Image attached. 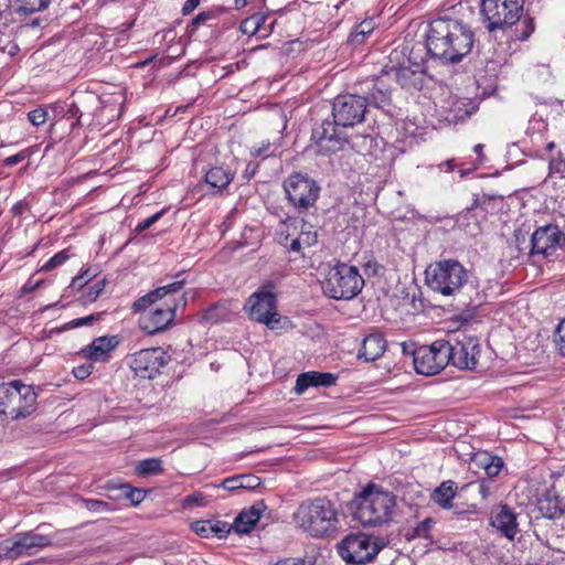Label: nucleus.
<instances>
[{
    "label": "nucleus",
    "mask_w": 565,
    "mask_h": 565,
    "mask_svg": "<svg viewBox=\"0 0 565 565\" xmlns=\"http://www.w3.org/2000/svg\"><path fill=\"white\" fill-rule=\"evenodd\" d=\"M473 43L471 26L449 17L431 20L425 36L427 54L445 65L461 62L471 52Z\"/></svg>",
    "instance_id": "nucleus-1"
},
{
    "label": "nucleus",
    "mask_w": 565,
    "mask_h": 565,
    "mask_svg": "<svg viewBox=\"0 0 565 565\" xmlns=\"http://www.w3.org/2000/svg\"><path fill=\"white\" fill-rule=\"evenodd\" d=\"M425 281L433 291L458 299L462 306L477 308L482 303L478 278L457 259L430 264L425 270Z\"/></svg>",
    "instance_id": "nucleus-2"
},
{
    "label": "nucleus",
    "mask_w": 565,
    "mask_h": 565,
    "mask_svg": "<svg viewBox=\"0 0 565 565\" xmlns=\"http://www.w3.org/2000/svg\"><path fill=\"white\" fill-rule=\"evenodd\" d=\"M396 495L374 482L367 483L351 501L354 520L364 526H380L393 520Z\"/></svg>",
    "instance_id": "nucleus-3"
},
{
    "label": "nucleus",
    "mask_w": 565,
    "mask_h": 565,
    "mask_svg": "<svg viewBox=\"0 0 565 565\" xmlns=\"http://www.w3.org/2000/svg\"><path fill=\"white\" fill-rule=\"evenodd\" d=\"M292 518L297 526L313 537H326L337 530V509L326 498L303 501L294 512Z\"/></svg>",
    "instance_id": "nucleus-4"
},
{
    "label": "nucleus",
    "mask_w": 565,
    "mask_h": 565,
    "mask_svg": "<svg viewBox=\"0 0 565 565\" xmlns=\"http://www.w3.org/2000/svg\"><path fill=\"white\" fill-rule=\"evenodd\" d=\"M38 406V394L32 385L20 380L0 384V414L12 420L25 418Z\"/></svg>",
    "instance_id": "nucleus-5"
},
{
    "label": "nucleus",
    "mask_w": 565,
    "mask_h": 565,
    "mask_svg": "<svg viewBox=\"0 0 565 565\" xmlns=\"http://www.w3.org/2000/svg\"><path fill=\"white\" fill-rule=\"evenodd\" d=\"M364 286V279L355 266L343 263L332 267L322 281L323 294L335 300H351Z\"/></svg>",
    "instance_id": "nucleus-6"
},
{
    "label": "nucleus",
    "mask_w": 565,
    "mask_h": 565,
    "mask_svg": "<svg viewBox=\"0 0 565 565\" xmlns=\"http://www.w3.org/2000/svg\"><path fill=\"white\" fill-rule=\"evenodd\" d=\"M402 54L403 52L394 51L390 55V64L383 68L384 75L387 76V79L396 81L405 89H420L424 85V61H417L411 52V55L401 62Z\"/></svg>",
    "instance_id": "nucleus-7"
},
{
    "label": "nucleus",
    "mask_w": 565,
    "mask_h": 565,
    "mask_svg": "<svg viewBox=\"0 0 565 565\" xmlns=\"http://www.w3.org/2000/svg\"><path fill=\"white\" fill-rule=\"evenodd\" d=\"M55 534H41L35 531L19 532L0 542V557L18 559L32 556L54 544Z\"/></svg>",
    "instance_id": "nucleus-8"
},
{
    "label": "nucleus",
    "mask_w": 565,
    "mask_h": 565,
    "mask_svg": "<svg viewBox=\"0 0 565 565\" xmlns=\"http://www.w3.org/2000/svg\"><path fill=\"white\" fill-rule=\"evenodd\" d=\"M383 543L377 537L365 533L347 535L337 546L341 558L353 565H363L374 559L383 548Z\"/></svg>",
    "instance_id": "nucleus-9"
},
{
    "label": "nucleus",
    "mask_w": 565,
    "mask_h": 565,
    "mask_svg": "<svg viewBox=\"0 0 565 565\" xmlns=\"http://www.w3.org/2000/svg\"><path fill=\"white\" fill-rule=\"evenodd\" d=\"M524 0H482L481 14L486 28L493 32L515 24L522 14Z\"/></svg>",
    "instance_id": "nucleus-10"
},
{
    "label": "nucleus",
    "mask_w": 565,
    "mask_h": 565,
    "mask_svg": "<svg viewBox=\"0 0 565 565\" xmlns=\"http://www.w3.org/2000/svg\"><path fill=\"white\" fill-rule=\"evenodd\" d=\"M275 284L266 281L256 292L247 300L250 319L274 329L280 321L277 312V299L274 294Z\"/></svg>",
    "instance_id": "nucleus-11"
},
{
    "label": "nucleus",
    "mask_w": 565,
    "mask_h": 565,
    "mask_svg": "<svg viewBox=\"0 0 565 565\" xmlns=\"http://www.w3.org/2000/svg\"><path fill=\"white\" fill-rule=\"evenodd\" d=\"M448 363L460 370H473L480 355V341L473 334L459 331L446 340Z\"/></svg>",
    "instance_id": "nucleus-12"
},
{
    "label": "nucleus",
    "mask_w": 565,
    "mask_h": 565,
    "mask_svg": "<svg viewBox=\"0 0 565 565\" xmlns=\"http://www.w3.org/2000/svg\"><path fill=\"white\" fill-rule=\"evenodd\" d=\"M284 189L289 203L305 212L313 206L320 193V186L307 174L295 172L284 181Z\"/></svg>",
    "instance_id": "nucleus-13"
},
{
    "label": "nucleus",
    "mask_w": 565,
    "mask_h": 565,
    "mask_svg": "<svg viewBox=\"0 0 565 565\" xmlns=\"http://www.w3.org/2000/svg\"><path fill=\"white\" fill-rule=\"evenodd\" d=\"M369 99L359 94H343L334 98L332 116L335 124L342 127H353L365 119Z\"/></svg>",
    "instance_id": "nucleus-14"
},
{
    "label": "nucleus",
    "mask_w": 565,
    "mask_h": 565,
    "mask_svg": "<svg viewBox=\"0 0 565 565\" xmlns=\"http://www.w3.org/2000/svg\"><path fill=\"white\" fill-rule=\"evenodd\" d=\"M446 340H436L430 345H422L413 352V363L418 374H438L449 363Z\"/></svg>",
    "instance_id": "nucleus-15"
},
{
    "label": "nucleus",
    "mask_w": 565,
    "mask_h": 565,
    "mask_svg": "<svg viewBox=\"0 0 565 565\" xmlns=\"http://www.w3.org/2000/svg\"><path fill=\"white\" fill-rule=\"evenodd\" d=\"M565 246V233L556 224L537 227L531 236V255L548 257Z\"/></svg>",
    "instance_id": "nucleus-16"
},
{
    "label": "nucleus",
    "mask_w": 565,
    "mask_h": 565,
    "mask_svg": "<svg viewBox=\"0 0 565 565\" xmlns=\"http://www.w3.org/2000/svg\"><path fill=\"white\" fill-rule=\"evenodd\" d=\"M335 120H323L312 129L311 139L318 147V153L330 154L340 151L347 142L345 136L338 129Z\"/></svg>",
    "instance_id": "nucleus-17"
},
{
    "label": "nucleus",
    "mask_w": 565,
    "mask_h": 565,
    "mask_svg": "<svg viewBox=\"0 0 565 565\" xmlns=\"http://www.w3.org/2000/svg\"><path fill=\"white\" fill-rule=\"evenodd\" d=\"M167 363L166 352L161 348H150L136 352L130 367L142 379H153Z\"/></svg>",
    "instance_id": "nucleus-18"
},
{
    "label": "nucleus",
    "mask_w": 565,
    "mask_h": 565,
    "mask_svg": "<svg viewBox=\"0 0 565 565\" xmlns=\"http://www.w3.org/2000/svg\"><path fill=\"white\" fill-rule=\"evenodd\" d=\"M178 302L174 299L150 310L140 318V328L148 334H156L171 326L175 318Z\"/></svg>",
    "instance_id": "nucleus-19"
},
{
    "label": "nucleus",
    "mask_w": 565,
    "mask_h": 565,
    "mask_svg": "<svg viewBox=\"0 0 565 565\" xmlns=\"http://www.w3.org/2000/svg\"><path fill=\"white\" fill-rule=\"evenodd\" d=\"M119 344L116 335H104L93 340L90 344L82 349V354L92 362H106L110 352Z\"/></svg>",
    "instance_id": "nucleus-20"
},
{
    "label": "nucleus",
    "mask_w": 565,
    "mask_h": 565,
    "mask_svg": "<svg viewBox=\"0 0 565 565\" xmlns=\"http://www.w3.org/2000/svg\"><path fill=\"white\" fill-rule=\"evenodd\" d=\"M184 286L183 279H177L168 285L156 288L149 291L147 295L138 298L132 303V310L135 312L146 311L150 306L154 305L158 300L164 297H172L173 295L181 291Z\"/></svg>",
    "instance_id": "nucleus-21"
},
{
    "label": "nucleus",
    "mask_w": 565,
    "mask_h": 565,
    "mask_svg": "<svg viewBox=\"0 0 565 565\" xmlns=\"http://www.w3.org/2000/svg\"><path fill=\"white\" fill-rule=\"evenodd\" d=\"M337 380V375L328 372H305L297 377L295 392L303 394L309 387H330L335 384Z\"/></svg>",
    "instance_id": "nucleus-22"
},
{
    "label": "nucleus",
    "mask_w": 565,
    "mask_h": 565,
    "mask_svg": "<svg viewBox=\"0 0 565 565\" xmlns=\"http://www.w3.org/2000/svg\"><path fill=\"white\" fill-rule=\"evenodd\" d=\"M490 524L511 541L518 533L516 515L508 505H502L500 510L491 516Z\"/></svg>",
    "instance_id": "nucleus-23"
},
{
    "label": "nucleus",
    "mask_w": 565,
    "mask_h": 565,
    "mask_svg": "<svg viewBox=\"0 0 565 565\" xmlns=\"http://www.w3.org/2000/svg\"><path fill=\"white\" fill-rule=\"evenodd\" d=\"M385 78H387V76L382 72L380 77L371 81V86H367L369 93L365 96L369 99V106L372 105L376 108L384 109L391 105V89L385 83Z\"/></svg>",
    "instance_id": "nucleus-24"
},
{
    "label": "nucleus",
    "mask_w": 565,
    "mask_h": 565,
    "mask_svg": "<svg viewBox=\"0 0 565 565\" xmlns=\"http://www.w3.org/2000/svg\"><path fill=\"white\" fill-rule=\"evenodd\" d=\"M263 501L252 505L248 510H243L234 520L232 527L238 534H248L259 521L262 512L265 510Z\"/></svg>",
    "instance_id": "nucleus-25"
},
{
    "label": "nucleus",
    "mask_w": 565,
    "mask_h": 565,
    "mask_svg": "<svg viewBox=\"0 0 565 565\" xmlns=\"http://www.w3.org/2000/svg\"><path fill=\"white\" fill-rule=\"evenodd\" d=\"M385 350L386 341L382 334H369L362 341L358 358L363 359L366 362L375 361L384 354Z\"/></svg>",
    "instance_id": "nucleus-26"
},
{
    "label": "nucleus",
    "mask_w": 565,
    "mask_h": 565,
    "mask_svg": "<svg viewBox=\"0 0 565 565\" xmlns=\"http://www.w3.org/2000/svg\"><path fill=\"white\" fill-rule=\"evenodd\" d=\"M235 173L230 168L222 166L211 167L204 174V182L211 188L212 193H220L233 181Z\"/></svg>",
    "instance_id": "nucleus-27"
},
{
    "label": "nucleus",
    "mask_w": 565,
    "mask_h": 565,
    "mask_svg": "<svg viewBox=\"0 0 565 565\" xmlns=\"http://www.w3.org/2000/svg\"><path fill=\"white\" fill-rule=\"evenodd\" d=\"M537 510L540 514L546 519L561 518L565 512L561 505L558 497L552 492H546L539 498Z\"/></svg>",
    "instance_id": "nucleus-28"
},
{
    "label": "nucleus",
    "mask_w": 565,
    "mask_h": 565,
    "mask_svg": "<svg viewBox=\"0 0 565 565\" xmlns=\"http://www.w3.org/2000/svg\"><path fill=\"white\" fill-rule=\"evenodd\" d=\"M457 490V483L452 480H447L441 482L440 486L433 491L430 499L440 508L450 509Z\"/></svg>",
    "instance_id": "nucleus-29"
},
{
    "label": "nucleus",
    "mask_w": 565,
    "mask_h": 565,
    "mask_svg": "<svg viewBox=\"0 0 565 565\" xmlns=\"http://www.w3.org/2000/svg\"><path fill=\"white\" fill-rule=\"evenodd\" d=\"M375 29V21L373 18L364 19L356 24L348 38V43L353 47H358L366 42L367 38L372 35Z\"/></svg>",
    "instance_id": "nucleus-30"
},
{
    "label": "nucleus",
    "mask_w": 565,
    "mask_h": 565,
    "mask_svg": "<svg viewBox=\"0 0 565 565\" xmlns=\"http://www.w3.org/2000/svg\"><path fill=\"white\" fill-rule=\"evenodd\" d=\"M503 201V195L482 193L481 195L475 194L472 209L480 207L487 213H495L499 211V205Z\"/></svg>",
    "instance_id": "nucleus-31"
},
{
    "label": "nucleus",
    "mask_w": 565,
    "mask_h": 565,
    "mask_svg": "<svg viewBox=\"0 0 565 565\" xmlns=\"http://www.w3.org/2000/svg\"><path fill=\"white\" fill-rule=\"evenodd\" d=\"M19 50L18 44L13 41L12 29L0 26V52L14 56Z\"/></svg>",
    "instance_id": "nucleus-32"
},
{
    "label": "nucleus",
    "mask_w": 565,
    "mask_h": 565,
    "mask_svg": "<svg viewBox=\"0 0 565 565\" xmlns=\"http://www.w3.org/2000/svg\"><path fill=\"white\" fill-rule=\"evenodd\" d=\"M435 524V521L431 518H426L422 522L417 523L412 530L407 533V539H431V530Z\"/></svg>",
    "instance_id": "nucleus-33"
},
{
    "label": "nucleus",
    "mask_w": 565,
    "mask_h": 565,
    "mask_svg": "<svg viewBox=\"0 0 565 565\" xmlns=\"http://www.w3.org/2000/svg\"><path fill=\"white\" fill-rule=\"evenodd\" d=\"M19 11L24 14H32L45 10L52 0H15Z\"/></svg>",
    "instance_id": "nucleus-34"
},
{
    "label": "nucleus",
    "mask_w": 565,
    "mask_h": 565,
    "mask_svg": "<svg viewBox=\"0 0 565 565\" xmlns=\"http://www.w3.org/2000/svg\"><path fill=\"white\" fill-rule=\"evenodd\" d=\"M136 471L138 476L142 477L160 473L162 471L161 460L158 458H148L141 460L138 463Z\"/></svg>",
    "instance_id": "nucleus-35"
},
{
    "label": "nucleus",
    "mask_w": 565,
    "mask_h": 565,
    "mask_svg": "<svg viewBox=\"0 0 565 565\" xmlns=\"http://www.w3.org/2000/svg\"><path fill=\"white\" fill-rule=\"evenodd\" d=\"M105 286H106L105 279L97 280L92 286H88L82 295L83 302L84 303L94 302L97 298L100 297V295L103 294V291L105 289Z\"/></svg>",
    "instance_id": "nucleus-36"
},
{
    "label": "nucleus",
    "mask_w": 565,
    "mask_h": 565,
    "mask_svg": "<svg viewBox=\"0 0 565 565\" xmlns=\"http://www.w3.org/2000/svg\"><path fill=\"white\" fill-rule=\"evenodd\" d=\"M263 20L262 13H255L241 22L239 30L242 33L247 35H254L258 33L259 21Z\"/></svg>",
    "instance_id": "nucleus-37"
},
{
    "label": "nucleus",
    "mask_w": 565,
    "mask_h": 565,
    "mask_svg": "<svg viewBox=\"0 0 565 565\" xmlns=\"http://www.w3.org/2000/svg\"><path fill=\"white\" fill-rule=\"evenodd\" d=\"M70 258V249L65 248L58 253H56L54 256H52L42 267L40 270L43 271H50L58 266H62L67 259Z\"/></svg>",
    "instance_id": "nucleus-38"
},
{
    "label": "nucleus",
    "mask_w": 565,
    "mask_h": 565,
    "mask_svg": "<svg viewBox=\"0 0 565 565\" xmlns=\"http://www.w3.org/2000/svg\"><path fill=\"white\" fill-rule=\"evenodd\" d=\"M82 502H83V505L85 507V509H87L88 511L94 512V513H104V512H109L113 510L110 504L103 500L83 499Z\"/></svg>",
    "instance_id": "nucleus-39"
},
{
    "label": "nucleus",
    "mask_w": 565,
    "mask_h": 565,
    "mask_svg": "<svg viewBox=\"0 0 565 565\" xmlns=\"http://www.w3.org/2000/svg\"><path fill=\"white\" fill-rule=\"evenodd\" d=\"M121 494L130 500L134 505L139 504L145 499V492L138 488H132L129 484L120 486Z\"/></svg>",
    "instance_id": "nucleus-40"
},
{
    "label": "nucleus",
    "mask_w": 565,
    "mask_h": 565,
    "mask_svg": "<svg viewBox=\"0 0 565 565\" xmlns=\"http://www.w3.org/2000/svg\"><path fill=\"white\" fill-rule=\"evenodd\" d=\"M191 529L198 535H200L202 537H209L212 535V532H213L212 521H210V520L195 521L191 524Z\"/></svg>",
    "instance_id": "nucleus-41"
},
{
    "label": "nucleus",
    "mask_w": 565,
    "mask_h": 565,
    "mask_svg": "<svg viewBox=\"0 0 565 565\" xmlns=\"http://www.w3.org/2000/svg\"><path fill=\"white\" fill-rule=\"evenodd\" d=\"M215 18L216 14L213 11L200 12L194 19H192L191 23L188 25V31L194 32L199 25L204 24L206 21Z\"/></svg>",
    "instance_id": "nucleus-42"
},
{
    "label": "nucleus",
    "mask_w": 565,
    "mask_h": 565,
    "mask_svg": "<svg viewBox=\"0 0 565 565\" xmlns=\"http://www.w3.org/2000/svg\"><path fill=\"white\" fill-rule=\"evenodd\" d=\"M166 213V209H162L161 211L154 213L153 215L147 217L142 222H139L135 228L137 233H141L149 227H151L154 223H157Z\"/></svg>",
    "instance_id": "nucleus-43"
},
{
    "label": "nucleus",
    "mask_w": 565,
    "mask_h": 565,
    "mask_svg": "<svg viewBox=\"0 0 565 565\" xmlns=\"http://www.w3.org/2000/svg\"><path fill=\"white\" fill-rule=\"evenodd\" d=\"M46 109L39 107L28 113V119L34 126L43 125L46 121Z\"/></svg>",
    "instance_id": "nucleus-44"
},
{
    "label": "nucleus",
    "mask_w": 565,
    "mask_h": 565,
    "mask_svg": "<svg viewBox=\"0 0 565 565\" xmlns=\"http://www.w3.org/2000/svg\"><path fill=\"white\" fill-rule=\"evenodd\" d=\"M241 487L245 490H254L260 486V479L254 475H238Z\"/></svg>",
    "instance_id": "nucleus-45"
},
{
    "label": "nucleus",
    "mask_w": 565,
    "mask_h": 565,
    "mask_svg": "<svg viewBox=\"0 0 565 565\" xmlns=\"http://www.w3.org/2000/svg\"><path fill=\"white\" fill-rule=\"evenodd\" d=\"M100 313H93L83 318L73 319L67 323L68 328H79L84 326H90L99 320Z\"/></svg>",
    "instance_id": "nucleus-46"
},
{
    "label": "nucleus",
    "mask_w": 565,
    "mask_h": 565,
    "mask_svg": "<svg viewBox=\"0 0 565 565\" xmlns=\"http://www.w3.org/2000/svg\"><path fill=\"white\" fill-rule=\"evenodd\" d=\"M503 468V461L500 457L493 456L484 470L486 475L490 478L497 477Z\"/></svg>",
    "instance_id": "nucleus-47"
},
{
    "label": "nucleus",
    "mask_w": 565,
    "mask_h": 565,
    "mask_svg": "<svg viewBox=\"0 0 565 565\" xmlns=\"http://www.w3.org/2000/svg\"><path fill=\"white\" fill-rule=\"evenodd\" d=\"M212 535H215L218 539H223L231 532L233 527L225 521H216L212 522Z\"/></svg>",
    "instance_id": "nucleus-48"
},
{
    "label": "nucleus",
    "mask_w": 565,
    "mask_h": 565,
    "mask_svg": "<svg viewBox=\"0 0 565 565\" xmlns=\"http://www.w3.org/2000/svg\"><path fill=\"white\" fill-rule=\"evenodd\" d=\"M492 457L493 456L487 451L476 454L471 460V465L476 468L486 470Z\"/></svg>",
    "instance_id": "nucleus-49"
},
{
    "label": "nucleus",
    "mask_w": 565,
    "mask_h": 565,
    "mask_svg": "<svg viewBox=\"0 0 565 565\" xmlns=\"http://www.w3.org/2000/svg\"><path fill=\"white\" fill-rule=\"evenodd\" d=\"M556 345L561 355L565 356V318L556 328Z\"/></svg>",
    "instance_id": "nucleus-50"
},
{
    "label": "nucleus",
    "mask_w": 565,
    "mask_h": 565,
    "mask_svg": "<svg viewBox=\"0 0 565 565\" xmlns=\"http://www.w3.org/2000/svg\"><path fill=\"white\" fill-rule=\"evenodd\" d=\"M550 173L557 174L559 178L565 179V159L558 158L550 161Z\"/></svg>",
    "instance_id": "nucleus-51"
},
{
    "label": "nucleus",
    "mask_w": 565,
    "mask_h": 565,
    "mask_svg": "<svg viewBox=\"0 0 565 565\" xmlns=\"http://www.w3.org/2000/svg\"><path fill=\"white\" fill-rule=\"evenodd\" d=\"M270 142L267 140V141H262L258 146H253L250 148V156L252 157H268L269 156V149H270Z\"/></svg>",
    "instance_id": "nucleus-52"
},
{
    "label": "nucleus",
    "mask_w": 565,
    "mask_h": 565,
    "mask_svg": "<svg viewBox=\"0 0 565 565\" xmlns=\"http://www.w3.org/2000/svg\"><path fill=\"white\" fill-rule=\"evenodd\" d=\"M220 487H222L223 489H225L230 492L241 490L242 487H241L239 476H233V477H228V478L224 479Z\"/></svg>",
    "instance_id": "nucleus-53"
},
{
    "label": "nucleus",
    "mask_w": 565,
    "mask_h": 565,
    "mask_svg": "<svg viewBox=\"0 0 565 565\" xmlns=\"http://www.w3.org/2000/svg\"><path fill=\"white\" fill-rule=\"evenodd\" d=\"M303 246L310 247L317 243L318 234L315 231H301L298 236Z\"/></svg>",
    "instance_id": "nucleus-54"
},
{
    "label": "nucleus",
    "mask_w": 565,
    "mask_h": 565,
    "mask_svg": "<svg viewBox=\"0 0 565 565\" xmlns=\"http://www.w3.org/2000/svg\"><path fill=\"white\" fill-rule=\"evenodd\" d=\"M93 364H82L73 369V374L78 380H85L93 372Z\"/></svg>",
    "instance_id": "nucleus-55"
},
{
    "label": "nucleus",
    "mask_w": 565,
    "mask_h": 565,
    "mask_svg": "<svg viewBox=\"0 0 565 565\" xmlns=\"http://www.w3.org/2000/svg\"><path fill=\"white\" fill-rule=\"evenodd\" d=\"M461 106H467V104L463 102H457L455 104V107H456L455 111H457L455 115V118L459 119V120L470 117L471 114L476 110L475 106H472L471 109H467V108L462 109Z\"/></svg>",
    "instance_id": "nucleus-56"
},
{
    "label": "nucleus",
    "mask_w": 565,
    "mask_h": 565,
    "mask_svg": "<svg viewBox=\"0 0 565 565\" xmlns=\"http://www.w3.org/2000/svg\"><path fill=\"white\" fill-rule=\"evenodd\" d=\"M274 565H316L313 561L307 558H286L280 559Z\"/></svg>",
    "instance_id": "nucleus-57"
},
{
    "label": "nucleus",
    "mask_w": 565,
    "mask_h": 565,
    "mask_svg": "<svg viewBox=\"0 0 565 565\" xmlns=\"http://www.w3.org/2000/svg\"><path fill=\"white\" fill-rule=\"evenodd\" d=\"M28 157L26 151H20L19 153H15L13 156L7 157L3 160L4 166L12 167L18 164L19 162L23 161Z\"/></svg>",
    "instance_id": "nucleus-58"
},
{
    "label": "nucleus",
    "mask_w": 565,
    "mask_h": 565,
    "mask_svg": "<svg viewBox=\"0 0 565 565\" xmlns=\"http://www.w3.org/2000/svg\"><path fill=\"white\" fill-rule=\"evenodd\" d=\"M29 210V203L25 200L18 201L11 209L13 216H21L25 211Z\"/></svg>",
    "instance_id": "nucleus-59"
},
{
    "label": "nucleus",
    "mask_w": 565,
    "mask_h": 565,
    "mask_svg": "<svg viewBox=\"0 0 565 565\" xmlns=\"http://www.w3.org/2000/svg\"><path fill=\"white\" fill-rule=\"evenodd\" d=\"M524 30L522 34L519 36L520 40H526L534 32V22L532 19H525L523 21Z\"/></svg>",
    "instance_id": "nucleus-60"
},
{
    "label": "nucleus",
    "mask_w": 565,
    "mask_h": 565,
    "mask_svg": "<svg viewBox=\"0 0 565 565\" xmlns=\"http://www.w3.org/2000/svg\"><path fill=\"white\" fill-rule=\"evenodd\" d=\"M201 0H186L182 7V14L188 15L192 13L200 4Z\"/></svg>",
    "instance_id": "nucleus-61"
},
{
    "label": "nucleus",
    "mask_w": 565,
    "mask_h": 565,
    "mask_svg": "<svg viewBox=\"0 0 565 565\" xmlns=\"http://www.w3.org/2000/svg\"><path fill=\"white\" fill-rule=\"evenodd\" d=\"M204 500L203 495L201 493H193L184 499L185 504H200Z\"/></svg>",
    "instance_id": "nucleus-62"
},
{
    "label": "nucleus",
    "mask_w": 565,
    "mask_h": 565,
    "mask_svg": "<svg viewBox=\"0 0 565 565\" xmlns=\"http://www.w3.org/2000/svg\"><path fill=\"white\" fill-rule=\"evenodd\" d=\"M456 167L455 160L449 159L438 164V169L445 172H452Z\"/></svg>",
    "instance_id": "nucleus-63"
},
{
    "label": "nucleus",
    "mask_w": 565,
    "mask_h": 565,
    "mask_svg": "<svg viewBox=\"0 0 565 565\" xmlns=\"http://www.w3.org/2000/svg\"><path fill=\"white\" fill-rule=\"evenodd\" d=\"M483 145L478 143L473 147V151L477 154L478 164H481L486 161V156L483 153Z\"/></svg>",
    "instance_id": "nucleus-64"
}]
</instances>
